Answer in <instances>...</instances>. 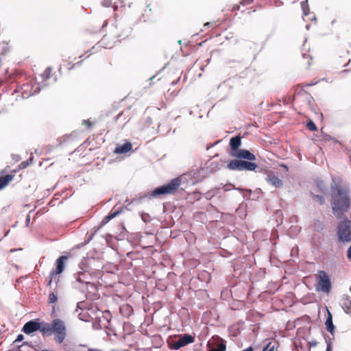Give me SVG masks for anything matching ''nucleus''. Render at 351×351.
Wrapping results in <instances>:
<instances>
[{"label":"nucleus","instance_id":"1","mask_svg":"<svg viewBox=\"0 0 351 351\" xmlns=\"http://www.w3.org/2000/svg\"><path fill=\"white\" fill-rule=\"evenodd\" d=\"M330 195L332 213L337 218L341 219L350 208V191L333 179L330 184Z\"/></svg>","mask_w":351,"mask_h":351},{"label":"nucleus","instance_id":"2","mask_svg":"<svg viewBox=\"0 0 351 351\" xmlns=\"http://www.w3.org/2000/svg\"><path fill=\"white\" fill-rule=\"evenodd\" d=\"M181 184V180L179 178L172 179L166 184L160 186L154 189L152 192H147L143 195L135 197L132 200V204H140L142 201L147 199L156 198L162 195L173 194Z\"/></svg>","mask_w":351,"mask_h":351},{"label":"nucleus","instance_id":"3","mask_svg":"<svg viewBox=\"0 0 351 351\" xmlns=\"http://www.w3.org/2000/svg\"><path fill=\"white\" fill-rule=\"evenodd\" d=\"M54 334L56 343H63L66 337V327L64 322L59 318L53 319L51 323L45 322V336Z\"/></svg>","mask_w":351,"mask_h":351},{"label":"nucleus","instance_id":"4","mask_svg":"<svg viewBox=\"0 0 351 351\" xmlns=\"http://www.w3.org/2000/svg\"><path fill=\"white\" fill-rule=\"evenodd\" d=\"M343 220L340 221L337 227V236L339 241H351V220L345 215L343 216Z\"/></svg>","mask_w":351,"mask_h":351},{"label":"nucleus","instance_id":"5","mask_svg":"<svg viewBox=\"0 0 351 351\" xmlns=\"http://www.w3.org/2000/svg\"><path fill=\"white\" fill-rule=\"evenodd\" d=\"M194 341V337L189 334L180 335L178 339L168 340L169 348L171 350H178L180 348L192 343Z\"/></svg>","mask_w":351,"mask_h":351},{"label":"nucleus","instance_id":"6","mask_svg":"<svg viewBox=\"0 0 351 351\" xmlns=\"http://www.w3.org/2000/svg\"><path fill=\"white\" fill-rule=\"evenodd\" d=\"M45 322H39L38 319H32L26 322L23 328L22 331L27 334L30 335L31 333L39 330L43 336H45Z\"/></svg>","mask_w":351,"mask_h":351},{"label":"nucleus","instance_id":"7","mask_svg":"<svg viewBox=\"0 0 351 351\" xmlns=\"http://www.w3.org/2000/svg\"><path fill=\"white\" fill-rule=\"evenodd\" d=\"M317 276L318 287H317V290L328 293L331 289V282L329 276L323 270H319Z\"/></svg>","mask_w":351,"mask_h":351},{"label":"nucleus","instance_id":"8","mask_svg":"<svg viewBox=\"0 0 351 351\" xmlns=\"http://www.w3.org/2000/svg\"><path fill=\"white\" fill-rule=\"evenodd\" d=\"M208 351H226V342L219 336L213 337V340L208 341Z\"/></svg>","mask_w":351,"mask_h":351},{"label":"nucleus","instance_id":"9","mask_svg":"<svg viewBox=\"0 0 351 351\" xmlns=\"http://www.w3.org/2000/svg\"><path fill=\"white\" fill-rule=\"evenodd\" d=\"M239 159H245L250 161L256 160V156L254 154L247 149H239L232 155Z\"/></svg>","mask_w":351,"mask_h":351},{"label":"nucleus","instance_id":"10","mask_svg":"<svg viewBox=\"0 0 351 351\" xmlns=\"http://www.w3.org/2000/svg\"><path fill=\"white\" fill-rule=\"evenodd\" d=\"M69 258L68 256H60L56 262V270H52L51 275H58L60 274L63 272L65 267V262Z\"/></svg>","mask_w":351,"mask_h":351},{"label":"nucleus","instance_id":"11","mask_svg":"<svg viewBox=\"0 0 351 351\" xmlns=\"http://www.w3.org/2000/svg\"><path fill=\"white\" fill-rule=\"evenodd\" d=\"M51 68L47 67L43 73L41 75V77L43 79V84L41 86L38 85L35 87L34 90V94L39 93L41 89L44 88L45 87L47 86V84L45 83V81L49 80L51 77Z\"/></svg>","mask_w":351,"mask_h":351},{"label":"nucleus","instance_id":"12","mask_svg":"<svg viewBox=\"0 0 351 351\" xmlns=\"http://www.w3.org/2000/svg\"><path fill=\"white\" fill-rule=\"evenodd\" d=\"M265 180L269 184L274 186L276 188H281L283 186L282 181L274 175H269L265 178Z\"/></svg>","mask_w":351,"mask_h":351},{"label":"nucleus","instance_id":"13","mask_svg":"<svg viewBox=\"0 0 351 351\" xmlns=\"http://www.w3.org/2000/svg\"><path fill=\"white\" fill-rule=\"evenodd\" d=\"M325 325L328 332L333 336L335 334V327L332 322V313L328 310H327V317L325 322Z\"/></svg>","mask_w":351,"mask_h":351},{"label":"nucleus","instance_id":"14","mask_svg":"<svg viewBox=\"0 0 351 351\" xmlns=\"http://www.w3.org/2000/svg\"><path fill=\"white\" fill-rule=\"evenodd\" d=\"M258 167V165L251 162L250 160H241V171H256V168Z\"/></svg>","mask_w":351,"mask_h":351},{"label":"nucleus","instance_id":"15","mask_svg":"<svg viewBox=\"0 0 351 351\" xmlns=\"http://www.w3.org/2000/svg\"><path fill=\"white\" fill-rule=\"evenodd\" d=\"M341 305L346 313H351V297L344 295L341 300Z\"/></svg>","mask_w":351,"mask_h":351},{"label":"nucleus","instance_id":"16","mask_svg":"<svg viewBox=\"0 0 351 351\" xmlns=\"http://www.w3.org/2000/svg\"><path fill=\"white\" fill-rule=\"evenodd\" d=\"M132 145L130 142H126L123 145H118L114 149L116 154H125L131 150Z\"/></svg>","mask_w":351,"mask_h":351},{"label":"nucleus","instance_id":"17","mask_svg":"<svg viewBox=\"0 0 351 351\" xmlns=\"http://www.w3.org/2000/svg\"><path fill=\"white\" fill-rule=\"evenodd\" d=\"M241 144V138L239 136L232 137L230 140V146L231 149L235 153L239 150V147Z\"/></svg>","mask_w":351,"mask_h":351},{"label":"nucleus","instance_id":"18","mask_svg":"<svg viewBox=\"0 0 351 351\" xmlns=\"http://www.w3.org/2000/svg\"><path fill=\"white\" fill-rule=\"evenodd\" d=\"M77 132H74L70 134H66L61 137H60L58 140L59 141V144L60 145H62L65 143H69L72 141H73L75 138H77Z\"/></svg>","mask_w":351,"mask_h":351},{"label":"nucleus","instance_id":"19","mask_svg":"<svg viewBox=\"0 0 351 351\" xmlns=\"http://www.w3.org/2000/svg\"><path fill=\"white\" fill-rule=\"evenodd\" d=\"M227 168L230 171H241V160H232L227 165Z\"/></svg>","mask_w":351,"mask_h":351},{"label":"nucleus","instance_id":"20","mask_svg":"<svg viewBox=\"0 0 351 351\" xmlns=\"http://www.w3.org/2000/svg\"><path fill=\"white\" fill-rule=\"evenodd\" d=\"M86 274L84 272H79L76 274V280L73 282H78V284H82V287H87L89 284L88 282L86 280Z\"/></svg>","mask_w":351,"mask_h":351},{"label":"nucleus","instance_id":"21","mask_svg":"<svg viewBox=\"0 0 351 351\" xmlns=\"http://www.w3.org/2000/svg\"><path fill=\"white\" fill-rule=\"evenodd\" d=\"M13 176L11 175H6L0 178V190L3 189L8 183L12 180Z\"/></svg>","mask_w":351,"mask_h":351},{"label":"nucleus","instance_id":"22","mask_svg":"<svg viewBox=\"0 0 351 351\" xmlns=\"http://www.w3.org/2000/svg\"><path fill=\"white\" fill-rule=\"evenodd\" d=\"M310 195L314 200L317 201L319 205H324L326 202L325 198L321 195H315L313 193L310 192Z\"/></svg>","mask_w":351,"mask_h":351},{"label":"nucleus","instance_id":"23","mask_svg":"<svg viewBox=\"0 0 351 351\" xmlns=\"http://www.w3.org/2000/svg\"><path fill=\"white\" fill-rule=\"evenodd\" d=\"M313 228L315 231L320 232L324 230V224L319 220H317L314 222Z\"/></svg>","mask_w":351,"mask_h":351},{"label":"nucleus","instance_id":"24","mask_svg":"<svg viewBox=\"0 0 351 351\" xmlns=\"http://www.w3.org/2000/svg\"><path fill=\"white\" fill-rule=\"evenodd\" d=\"M301 7L303 11V15L307 16L310 12V9L308 4V1H302L301 2Z\"/></svg>","mask_w":351,"mask_h":351},{"label":"nucleus","instance_id":"25","mask_svg":"<svg viewBox=\"0 0 351 351\" xmlns=\"http://www.w3.org/2000/svg\"><path fill=\"white\" fill-rule=\"evenodd\" d=\"M58 301L57 295L54 293V291H51L49 294L48 297V302L49 304H53Z\"/></svg>","mask_w":351,"mask_h":351},{"label":"nucleus","instance_id":"26","mask_svg":"<svg viewBox=\"0 0 351 351\" xmlns=\"http://www.w3.org/2000/svg\"><path fill=\"white\" fill-rule=\"evenodd\" d=\"M306 128L311 131H316L317 128L312 120H309L306 123Z\"/></svg>","mask_w":351,"mask_h":351},{"label":"nucleus","instance_id":"27","mask_svg":"<svg viewBox=\"0 0 351 351\" xmlns=\"http://www.w3.org/2000/svg\"><path fill=\"white\" fill-rule=\"evenodd\" d=\"M131 32L130 28H126L123 30V32L121 34H117L118 38H121V39H123L128 36L130 33Z\"/></svg>","mask_w":351,"mask_h":351},{"label":"nucleus","instance_id":"28","mask_svg":"<svg viewBox=\"0 0 351 351\" xmlns=\"http://www.w3.org/2000/svg\"><path fill=\"white\" fill-rule=\"evenodd\" d=\"M123 211V208H118L117 210L114 211H111L108 215L112 219L115 217L118 216Z\"/></svg>","mask_w":351,"mask_h":351},{"label":"nucleus","instance_id":"29","mask_svg":"<svg viewBox=\"0 0 351 351\" xmlns=\"http://www.w3.org/2000/svg\"><path fill=\"white\" fill-rule=\"evenodd\" d=\"M73 287L75 289L80 290L82 293H84L87 289V287H83L82 284H78V282H73Z\"/></svg>","mask_w":351,"mask_h":351},{"label":"nucleus","instance_id":"30","mask_svg":"<svg viewBox=\"0 0 351 351\" xmlns=\"http://www.w3.org/2000/svg\"><path fill=\"white\" fill-rule=\"evenodd\" d=\"M275 345H271V342L267 343L263 348V351H274Z\"/></svg>","mask_w":351,"mask_h":351},{"label":"nucleus","instance_id":"31","mask_svg":"<svg viewBox=\"0 0 351 351\" xmlns=\"http://www.w3.org/2000/svg\"><path fill=\"white\" fill-rule=\"evenodd\" d=\"M32 158H31L29 160H25V161H23L19 165L20 168L21 169L26 168L32 162Z\"/></svg>","mask_w":351,"mask_h":351},{"label":"nucleus","instance_id":"32","mask_svg":"<svg viewBox=\"0 0 351 351\" xmlns=\"http://www.w3.org/2000/svg\"><path fill=\"white\" fill-rule=\"evenodd\" d=\"M332 339L329 338L328 340H326V351H332Z\"/></svg>","mask_w":351,"mask_h":351},{"label":"nucleus","instance_id":"33","mask_svg":"<svg viewBox=\"0 0 351 351\" xmlns=\"http://www.w3.org/2000/svg\"><path fill=\"white\" fill-rule=\"evenodd\" d=\"M62 348L64 351H72L71 346L69 343H64L62 344Z\"/></svg>","mask_w":351,"mask_h":351},{"label":"nucleus","instance_id":"34","mask_svg":"<svg viewBox=\"0 0 351 351\" xmlns=\"http://www.w3.org/2000/svg\"><path fill=\"white\" fill-rule=\"evenodd\" d=\"M111 217H110L109 215H108L107 216H106L104 219L102 220L101 223V226H104L105 224H106L107 223H108L110 220H111Z\"/></svg>","mask_w":351,"mask_h":351},{"label":"nucleus","instance_id":"35","mask_svg":"<svg viewBox=\"0 0 351 351\" xmlns=\"http://www.w3.org/2000/svg\"><path fill=\"white\" fill-rule=\"evenodd\" d=\"M97 232V230L94 231V232L91 233L88 237L87 238V239L84 241V244H88L94 237V235L95 234V232Z\"/></svg>","mask_w":351,"mask_h":351},{"label":"nucleus","instance_id":"36","mask_svg":"<svg viewBox=\"0 0 351 351\" xmlns=\"http://www.w3.org/2000/svg\"><path fill=\"white\" fill-rule=\"evenodd\" d=\"M34 210H30L29 213H28V215H27L26 217V219H25V224H26V226H28L29 224V222H30V215L31 213L33 212Z\"/></svg>","mask_w":351,"mask_h":351},{"label":"nucleus","instance_id":"37","mask_svg":"<svg viewBox=\"0 0 351 351\" xmlns=\"http://www.w3.org/2000/svg\"><path fill=\"white\" fill-rule=\"evenodd\" d=\"M24 339V336L22 334H19L17 335L16 339L14 342H20Z\"/></svg>","mask_w":351,"mask_h":351},{"label":"nucleus","instance_id":"38","mask_svg":"<svg viewBox=\"0 0 351 351\" xmlns=\"http://www.w3.org/2000/svg\"><path fill=\"white\" fill-rule=\"evenodd\" d=\"M55 275H51V271H50V274H49V280L47 284V287H50L51 285V283H52V280H53V278L54 277Z\"/></svg>","mask_w":351,"mask_h":351},{"label":"nucleus","instance_id":"39","mask_svg":"<svg viewBox=\"0 0 351 351\" xmlns=\"http://www.w3.org/2000/svg\"><path fill=\"white\" fill-rule=\"evenodd\" d=\"M252 2H253V0H242L241 1V3L243 5H247L251 4Z\"/></svg>","mask_w":351,"mask_h":351},{"label":"nucleus","instance_id":"40","mask_svg":"<svg viewBox=\"0 0 351 351\" xmlns=\"http://www.w3.org/2000/svg\"><path fill=\"white\" fill-rule=\"evenodd\" d=\"M104 317L106 319L107 322H109L110 318H111V315L110 314V312L109 311H106V315H104Z\"/></svg>","mask_w":351,"mask_h":351},{"label":"nucleus","instance_id":"41","mask_svg":"<svg viewBox=\"0 0 351 351\" xmlns=\"http://www.w3.org/2000/svg\"><path fill=\"white\" fill-rule=\"evenodd\" d=\"M9 51V48L8 47H3L2 48L1 54L5 55Z\"/></svg>","mask_w":351,"mask_h":351},{"label":"nucleus","instance_id":"42","mask_svg":"<svg viewBox=\"0 0 351 351\" xmlns=\"http://www.w3.org/2000/svg\"><path fill=\"white\" fill-rule=\"evenodd\" d=\"M347 257L348 259L351 260V245L347 250Z\"/></svg>","mask_w":351,"mask_h":351},{"label":"nucleus","instance_id":"43","mask_svg":"<svg viewBox=\"0 0 351 351\" xmlns=\"http://www.w3.org/2000/svg\"><path fill=\"white\" fill-rule=\"evenodd\" d=\"M82 123L83 124H86L88 128H90L92 125L91 122L90 121H88V120H84Z\"/></svg>","mask_w":351,"mask_h":351},{"label":"nucleus","instance_id":"44","mask_svg":"<svg viewBox=\"0 0 351 351\" xmlns=\"http://www.w3.org/2000/svg\"><path fill=\"white\" fill-rule=\"evenodd\" d=\"M21 156L18 154H15V155H13V159L15 160V161H19L21 160Z\"/></svg>","mask_w":351,"mask_h":351},{"label":"nucleus","instance_id":"45","mask_svg":"<svg viewBox=\"0 0 351 351\" xmlns=\"http://www.w3.org/2000/svg\"><path fill=\"white\" fill-rule=\"evenodd\" d=\"M317 83H318V81H311V83L307 84L306 86H314V85H316Z\"/></svg>","mask_w":351,"mask_h":351},{"label":"nucleus","instance_id":"46","mask_svg":"<svg viewBox=\"0 0 351 351\" xmlns=\"http://www.w3.org/2000/svg\"><path fill=\"white\" fill-rule=\"evenodd\" d=\"M86 245V244H84V242H83V243H81L77 244V245L75 246V247H76V248H77V249H80V248H81V247H84V245Z\"/></svg>","mask_w":351,"mask_h":351},{"label":"nucleus","instance_id":"47","mask_svg":"<svg viewBox=\"0 0 351 351\" xmlns=\"http://www.w3.org/2000/svg\"><path fill=\"white\" fill-rule=\"evenodd\" d=\"M242 351H254V348L252 346H249L248 348L243 350Z\"/></svg>","mask_w":351,"mask_h":351},{"label":"nucleus","instance_id":"48","mask_svg":"<svg viewBox=\"0 0 351 351\" xmlns=\"http://www.w3.org/2000/svg\"><path fill=\"white\" fill-rule=\"evenodd\" d=\"M82 61H79V62H76V63H75V64L72 66V68H74V67H75V66H80V65H81V64H82Z\"/></svg>","mask_w":351,"mask_h":351},{"label":"nucleus","instance_id":"49","mask_svg":"<svg viewBox=\"0 0 351 351\" xmlns=\"http://www.w3.org/2000/svg\"><path fill=\"white\" fill-rule=\"evenodd\" d=\"M24 345L29 346V343H28V342H27V341H25V342H23V344H22L21 346H19V347L20 348V347H21V346H24Z\"/></svg>","mask_w":351,"mask_h":351},{"label":"nucleus","instance_id":"50","mask_svg":"<svg viewBox=\"0 0 351 351\" xmlns=\"http://www.w3.org/2000/svg\"><path fill=\"white\" fill-rule=\"evenodd\" d=\"M284 169H285L287 171H288L289 168L286 165H281Z\"/></svg>","mask_w":351,"mask_h":351},{"label":"nucleus","instance_id":"51","mask_svg":"<svg viewBox=\"0 0 351 351\" xmlns=\"http://www.w3.org/2000/svg\"><path fill=\"white\" fill-rule=\"evenodd\" d=\"M311 20L316 21V16L313 14L311 18Z\"/></svg>","mask_w":351,"mask_h":351},{"label":"nucleus","instance_id":"52","mask_svg":"<svg viewBox=\"0 0 351 351\" xmlns=\"http://www.w3.org/2000/svg\"><path fill=\"white\" fill-rule=\"evenodd\" d=\"M79 318H80V319H81L82 321H86V319L83 317V316L80 317V315H79Z\"/></svg>","mask_w":351,"mask_h":351},{"label":"nucleus","instance_id":"53","mask_svg":"<svg viewBox=\"0 0 351 351\" xmlns=\"http://www.w3.org/2000/svg\"><path fill=\"white\" fill-rule=\"evenodd\" d=\"M79 318H80V319H81L82 321H86V319L83 317V316L80 317V315H79Z\"/></svg>","mask_w":351,"mask_h":351},{"label":"nucleus","instance_id":"54","mask_svg":"<svg viewBox=\"0 0 351 351\" xmlns=\"http://www.w3.org/2000/svg\"><path fill=\"white\" fill-rule=\"evenodd\" d=\"M311 25L308 24L306 25V29L308 30L310 29Z\"/></svg>","mask_w":351,"mask_h":351},{"label":"nucleus","instance_id":"55","mask_svg":"<svg viewBox=\"0 0 351 351\" xmlns=\"http://www.w3.org/2000/svg\"><path fill=\"white\" fill-rule=\"evenodd\" d=\"M178 80L176 81V82H171V84L172 85H176L177 83H178Z\"/></svg>","mask_w":351,"mask_h":351},{"label":"nucleus","instance_id":"56","mask_svg":"<svg viewBox=\"0 0 351 351\" xmlns=\"http://www.w3.org/2000/svg\"><path fill=\"white\" fill-rule=\"evenodd\" d=\"M312 97L311 95H309V101H308V104H311V99H312Z\"/></svg>","mask_w":351,"mask_h":351},{"label":"nucleus","instance_id":"57","mask_svg":"<svg viewBox=\"0 0 351 351\" xmlns=\"http://www.w3.org/2000/svg\"><path fill=\"white\" fill-rule=\"evenodd\" d=\"M55 313V306H53V308H52V313L53 314Z\"/></svg>","mask_w":351,"mask_h":351},{"label":"nucleus","instance_id":"58","mask_svg":"<svg viewBox=\"0 0 351 351\" xmlns=\"http://www.w3.org/2000/svg\"><path fill=\"white\" fill-rule=\"evenodd\" d=\"M130 204H133L132 203V202H130V203L128 204V205H126V207H128V206H130ZM134 204H136V203H134Z\"/></svg>","mask_w":351,"mask_h":351},{"label":"nucleus","instance_id":"59","mask_svg":"<svg viewBox=\"0 0 351 351\" xmlns=\"http://www.w3.org/2000/svg\"><path fill=\"white\" fill-rule=\"evenodd\" d=\"M302 56H303V58H306V53H303V54H302Z\"/></svg>","mask_w":351,"mask_h":351},{"label":"nucleus","instance_id":"60","mask_svg":"<svg viewBox=\"0 0 351 351\" xmlns=\"http://www.w3.org/2000/svg\"><path fill=\"white\" fill-rule=\"evenodd\" d=\"M121 115V114H119L117 116L116 119H118Z\"/></svg>","mask_w":351,"mask_h":351},{"label":"nucleus","instance_id":"61","mask_svg":"<svg viewBox=\"0 0 351 351\" xmlns=\"http://www.w3.org/2000/svg\"><path fill=\"white\" fill-rule=\"evenodd\" d=\"M237 189L238 191H243V189H241V188H238V189Z\"/></svg>","mask_w":351,"mask_h":351},{"label":"nucleus","instance_id":"62","mask_svg":"<svg viewBox=\"0 0 351 351\" xmlns=\"http://www.w3.org/2000/svg\"><path fill=\"white\" fill-rule=\"evenodd\" d=\"M246 191H247V192H249V193H251V192H252V191H251L250 189H247V190H246Z\"/></svg>","mask_w":351,"mask_h":351},{"label":"nucleus","instance_id":"63","mask_svg":"<svg viewBox=\"0 0 351 351\" xmlns=\"http://www.w3.org/2000/svg\"><path fill=\"white\" fill-rule=\"evenodd\" d=\"M335 21H336L335 20H333V21H332V24H334V23H335Z\"/></svg>","mask_w":351,"mask_h":351},{"label":"nucleus","instance_id":"64","mask_svg":"<svg viewBox=\"0 0 351 351\" xmlns=\"http://www.w3.org/2000/svg\"><path fill=\"white\" fill-rule=\"evenodd\" d=\"M154 77H155V76H153V77H151L149 80H152Z\"/></svg>","mask_w":351,"mask_h":351}]
</instances>
